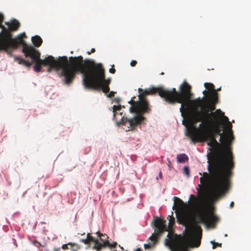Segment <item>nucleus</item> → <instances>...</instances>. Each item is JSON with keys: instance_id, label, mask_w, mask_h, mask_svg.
<instances>
[{"instance_id": "obj_21", "label": "nucleus", "mask_w": 251, "mask_h": 251, "mask_svg": "<svg viewBox=\"0 0 251 251\" xmlns=\"http://www.w3.org/2000/svg\"><path fill=\"white\" fill-rule=\"evenodd\" d=\"M69 245L71 246V251H78L80 249V246L77 244L70 242Z\"/></svg>"}, {"instance_id": "obj_16", "label": "nucleus", "mask_w": 251, "mask_h": 251, "mask_svg": "<svg viewBox=\"0 0 251 251\" xmlns=\"http://www.w3.org/2000/svg\"><path fill=\"white\" fill-rule=\"evenodd\" d=\"M80 241L85 245H89V246H90L91 243H93L94 244H96L95 238L89 233L87 234V238L86 239H82Z\"/></svg>"}, {"instance_id": "obj_35", "label": "nucleus", "mask_w": 251, "mask_h": 251, "mask_svg": "<svg viewBox=\"0 0 251 251\" xmlns=\"http://www.w3.org/2000/svg\"><path fill=\"white\" fill-rule=\"evenodd\" d=\"M221 87H220V88H218V89H217V90H216V92L217 93V92H218V91H220V90H221Z\"/></svg>"}, {"instance_id": "obj_3", "label": "nucleus", "mask_w": 251, "mask_h": 251, "mask_svg": "<svg viewBox=\"0 0 251 251\" xmlns=\"http://www.w3.org/2000/svg\"><path fill=\"white\" fill-rule=\"evenodd\" d=\"M23 52L25 57H29L35 63L34 70L39 73L41 70L42 65L48 66V72L53 70L59 71L61 70L60 76L65 84L70 85L74 80V70L76 57H70L69 60L67 56H64L59 58L58 60L54 59L52 56L49 55L44 59L40 58V52L32 46H24Z\"/></svg>"}, {"instance_id": "obj_8", "label": "nucleus", "mask_w": 251, "mask_h": 251, "mask_svg": "<svg viewBox=\"0 0 251 251\" xmlns=\"http://www.w3.org/2000/svg\"><path fill=\"white\" fill-rule=\"evenodd\" d=\"M186 135L188 136L193 143L211 141L217 149L223 150L222 144L219 143L216 139L215 136L209 130L208 126L202 123L199 125V127L195 125L188 126Z\"/></svg>"}, {"instance_id": "obj_36", "label": "nucleus", "mask_w": 251, "mask_h": 251, "mask_svg": "<svg viewBox=\"0 0 251 251\" xmlns=\"http://www.w3.org/2000/svg\"><path fill=\"white\" fill-rule=\"evenodd\" d=\"M80 234L81 235H84V234H85V233H84V232H83V233L81 232Z\"/></svg>"}, {"instance_id": "obj_13", "label": "nucleus", "mask_w": 251, "mask_h": 251, "mask_svg": "<svg viewBox=\"0 0 251 251\" xmlns=\"http://www.w3.org/2000/svg\"><path fill=\"white\" fill-rule=\"evenodd\" d=\"M25 37H26L25 33L20 34L15 38L12 37L8 45H5L4 46L5 47V51L9 55L12 56V51L14 50L17 49L19 45H22L23 47L24 46L27 45L23 39Z\"/></svg>"}, {"instance_id": "obj_29", "label": "nucleus", "mask_w": 251, "mask_h": 251, "mask_svg": "<svg viewBox=\"0 0 251 251\" xmlns=\"http://www.w3.org/2000/svg\"><path fill=\"white\" fill-rule=\"evenodd\" d=\"M120 99L118 98H116L114 99L113 101H115L116 103H119L120 102Z\"/></svg>"}, {"instance_id": "obj_30", "label": "nucleus", "mask_w": 251, "mask_h": 251, "mask_svg": "<svg viewBox=\"0 0 251 251\" xmlns=\"http://www.w3.org/2000/svg\"><path fill=\"white\" fill-rule=\"evenodd\" d=\"M116 72V70L113 68H111L109 69V72L110 73H112V74H114Z\"/></svg>"}, {"instance_id": "obj_27", "label": "nucleus", "mask_w": 251, "mask_h": 251, "mask_svg": "<svg viewBox=\"0 0 251 251\" xmlns=\"http://www.w3.org/2000/svg\"><path fill=\"white\" fill-rule=\"evenodd\" d=\"M33 244L34 245H36V244H38L39 245V247H44V246L42 245L40 242H38L37 241H34L33 242Z\"/></svg>"}, {"instance_id": "obj_17", "label": "nucleus", "mask_w": 251, "mask_h": 251, "mask_svg": "<svg viewBox=\"0 0 251 251\" xmlns=\"http://www.w3.org/2000/svg\"><path fill=\"white\" fill-rule=\"evenodd\" d=\"M31 40L33 44L36 47H39L43 42L42 38L38 35L32 37Z\"/></svg>"}, {"instance_id": "obj_37", "label": "nucleus", "mask_w": 251, "mask_h": 251, "mask_svg": "<svg viewBox=\"0 0 251 251\" xmlns=\"http://www.w3.org/2000/svg\"><path fill=\"white\" fill-rule=\"evenodd\" d=\"M119 247H120L122 250H124L123 248V247H121L120 246V245H119Z\"/></svg>"}, {"instance_id": "obj_1", "label": "nucleus", "mask_w": 251, "mask_h": 251, "mask_svg": "<svg viewBox=\"0 0 251 251\" xmlns=\"http://www.w3.org/2000/svg\"><path fill=\"white\" fill-rule=\"evenodd\" d=\"M190 206L195 213V218L192 219L186 208L188 205L179 198L174 197L175 202L181 210L177 216V222L185 226L183 234L171 235L169 232L165 240L166 246L171 251H190V248L199 247L201 243L202 229L199 224L213 225L218 221V218L212 213H208L204 203L201 198L191 194Z\"/></svg>"}, {"instance_id": "obj_7", "label": "nucleus", "mask_w": 251, "mask_h": 251, "mask_svg": "<svg viewBox=\"0 0 251 251\" xmlns=\"http://www.w3.org/2000/svg\"><path fill=\"white\" fill-rule=\"evenodd\" d=\"M151 89L152 88L144 91L142 89L139 88L138 91L140 93L138 96L139 101H134V99L135 97H133L128 101V103L131 104V106L129 108L130 111L131 113H135L136 115L133 118L129 121V124L130 127L134 128L141 124L145 119L143 115L146 113H149L151 111L149 103L146 99V96L155 94L147 93L149 92Z\"/></svg>"}, {"instance_id": "obj_28", "label": "nucleus", "mask_w": 251, "mask_h": 251, "mask_svg": "<svg viewBox=\"0 0 251 251\" xmlns=\"http://www.w3.org/2000/svg\"><path fill=\"white\" fill-rule=\"evenodd\" d=\"M137 64V61H135V60H132L131 61V62H130V65L132 66V67H134L136 66V65Z\"/></svg>"}, {"instance_id": "obj_38", "label": "nucleus", "mask_w": 251, "mask_h": 251, "mask_svg": "<svg viewBox=\"0 0 251 251\" xmlns=\"http://www.w3.org/2000/svg\"><path fill=\"white\" fill-rule=\"evenodd\" d=\"M160 75H164V73H163V72H162V73L160 74Z\"/></svg>"}, {"instance_id": "obj_26", "label": "nucleus", "mask_w": 251, "mask_h": 251, "mask_svg": "<svg viewBox=\"0 0 251 251\" xmlns=\"http://www.w3.org/2000/svg\"><path fill=\"white\" fill-rule=\"evenodd\" d=\"M68 246H69V243L68 244L63 245L62 246L61 248L64 250H68L69 249Z\"/></svg>"}, {"instance_id": "obj_18", "label": "nucleus", "mask_w": 251, "mask_h": 251, "mask_svg": "<svg viewBox=\"0 0 251 251\" xmlns=\"http://www.w3.org/2000/svg\"><path fill=\"white\" fill-rule=\"evenodd\" d=\"M15 60L17 61L19 64H23L27 67L31 66L32 64V61L29 62L28 60H24L23 58L19 57H15Z\"/></svg>"}, {"instance_id": "obj_6", "label": "nucleus", "mask_w": 251, "mask_h": 251, "mask_svg": "<svg viewBox=\"0 0 251 251\" xmlns=\"http://www.w3.org/2000/svg\"><path fill=\"white\" fill-rule=\"evenodd\" d=\"M201 104L195 110L193 108L191 113L188 114L186 119L182 121V124L186 126L195 125L198 122H205L206 120H214L210 114L215 109L216 104L218 103V97L209 96V98L203 97L201 99Z\"/></svg>"}, {"instance_id": "obj_4", "label": "nucleus", "mask_w": 251, "mask_h": 251, "mask_svg": "<svg viewBox=\"0 0 251 251\" xmlns=\"http://www.w3.org/2000/svg\"><path fill=\"white\" fill-rule=\"evenodd\" d=\"M76 58L73 72L74 79L77 74L81 73L83 75V84L86 88L102 90L104 93H108L111 79H105V70L102 64L88 59L84 60L81 55Z\"/></svg>"}, {"instance_id": "obj_32", "label": "nucleus", "mask_w": 251, "mask_h": 251, "mask_svg": "<svg viewBox=\"0 0 251 251\" xmlns=\"http://www.w3.org/2000/svg\"><path fill=\"white\" fill-rule=\"evenodd\" d=\"M95 51V49L93 48L90 51H88L87 53L88 54H90L91 53H93Z\"/></svg>"}, {"instance_id": "obj_2", "label": "nucleus", "mask_w": 251, "mask_h": 251, "mask_svg": "<svg viewBox=\"0 0 251 251\" xmlns=\"http://www.w3.org/2000/svg\"><path fill=\"white\" fill-rule=\"evenodd\" d=\"M232 136L225 135L223 143V150L217 149L211 141L207 145L211 147L210 152L207 153V170L209 173L204 172L203 176L200 178L201 184L199 187H210L212 190L213 197L219 200L225 195L228 191L235 167L234 155L231 148Z\"/></svg>"}, {"instance_id": "obj_5", "label": "nucleus", "mask_w": 251, "mask_h": 251, "mask_svg": "<svg viewBox=\"0 0 251 251\" xmlns=\"http://www.w3.org/2000/svg\"><path fill=\"white\" fill-rule=\"evenodd\" d=\"M191 86L186 81L180 86L179 92L175 88L167 90L162 87H152L148 93H158L160 97L169 104H174L176 102L181 103L180 111L181 116L186 119L191 113L193 108L195 110L201 104L200 98L191 100L193 94L191 93Z\"/></svg>"}, {"instance_id": "obj_12", "label": "nucleus", "mask_w": 251, "mask_h": 251, "mask_svg": "<svg viewBox=\"0 0 251 251\" xmlns=\"http://www.w3.org/2000/svg\"><path fill=\"white\" fill-rule=\"evenodd\" d=\"M98 238H95L96 244L92 247L93 250L100 251L102 249L108 248L111 250L115 249L118 245L116 242L110 243L108 240L109 237L106 234L101 233L100 231L96 232Z\"/></svg>"}, {"instance_id": "obj_34", "label": "nucleus", "mask_w": 251, "mask_h": 251, "mask_svg": "<svg viewBox=\"0 0 251 251\" xmlns=\"http://www.w3.org/2000/svg\"><path fill=\"white\" fill-rule=\"evenodd\" d=\"M159 176L160 178L162 177V173H161V172H159Z\"/></svg>"}, {"instance_id": "obj_31", "label": "nucleus", "mask_w": 251, "mask_h": 251, "mask_svg": "<svg viewBox=\"0 0 251 251\" xmlns=\"http://www.w3.org/2000/svg\"><path fill=\"white\" fill-rule=\"evenodd\" d=\"M53 251H61V248L60 247L57 248L54 247L53 249Z\"/></svg>"}, {"instance_id": "obj_19", "label": "nucleus", "mask_w": 251, "mask_h": 251, "mask_svg": "<svg viewBox=\"0 0 251 251\" xmlns=\"http://www.w3.org/2000/svg\"><path fill=\"white\" fill-rule=\"evenodd\" d=\"M226 123H227L226 128L228 130V132L227 133H225V135L228 134V135L233 136V138L231 140V143L232 140L234 139V136H233L232 129H231L232 126V124H231V123L230 122H229L228 119V122H223V126Z\"/></svg>"}, {"instance_id": "obj_15", "label": "nucleus", "mask_w": 251, "mask_h": 251, "mask_svg": "<svg viewBox=\"0 0 251 251\" xmlns=\"http://www.w3.org/2000/svg\"><path fill=\"white\" fill-rule=\"evenodd\" d=\"M204 87L207 91L204 90L203 91V94L205 98H209V96H214L218 97V94L216 92L215 86L213 84L211 83L206 82L204 84Z\"/></svg>"}, {"instance_id": "obj_22", "label": "nucleus", "mask_w": 251, "mask_h": 251, "mask_svg": "<svg viewBox=\"0 0 251 251\" xmlns=\"http://www.w3.org/2000/svg\"><path fill=\"white\" fill-rule=\"evenodd\" d=\"M183 173L187 176H189L190 175L189 168L187 166H185L183 168Z\"/></svg>"}, {"instance_id": "obj_9", "label": "nucleus", "mask_w": 251, "mask_h": 251, "mask_svg": "<svg viewBox=\"0 0 251 251\" xmlns=\"http://www.w3.org/2000/svg\"><path fill=\"white\" fill-rule=\"evenodd\" d=\"M172 215L168 216V219L169 221V225L167 226L166 221L160 218H157L154 221V225L155 226L154 233L149 238V240L151 242L144 244V248L146 250L152 248L156 244L157 241L156 236H159L165 231H168L171 233V235H175L173 233V226L175 224V218Z\"/></svg>"}, {"instance_id": "obj_33", "label": "nucleus", "mask_w": 251, "mask_h": 251, "mask_svg": "<svg viewBox=\"0 0 251 251\" xmlns=\"http://www.w3.org/2000/svg\"><path fill=\"white\" fill-rule=\"evenodd\" d=\"M234 204V203L233 201L231 202L230 203V205H229V207L230 208H232L233 207Z\"/></svg>"}, {"instance_id": "obj_25", "label": "nucleus", "mask_w": 251, "mask_h": 251, "mask_svg": "<svg viewBox=\"0 0 251 251\" xmlns=\"http://www.w3.org/2000/svg\"><path fill=\"white\" fill-rule=\"evenodd\" d=\"M116 93V92H114V91H111L108 95H107V97L108 98H112L115 95V94Z\"/></svg>"}, {"instance_id": "obj_20", "label": "nucleus", "mask_w": 251, "mask_h": 251, "mask_svg": "<svg viewBox=\"0 0 251 251\" xmlns=\"http://www.w3.org/2000/svg\"><path fill=\"white\" fill-rule=\"evenodd\" d=\"M177 159L178 162L184 163L188 160V157L185 154L182 153L177 155Z\"/></svg>"}, {"instance_id": "obj_11", "label": "nucleus", "mask_w": 251, "mask_h": 251, "mask_svg": "<svg viewBox=\"0 0 251 251\" xmlns=\"http://www.w3.org/2000/svg\"><path fill=\"white\" fill-rule=\"evenodd\" d=\"M3 16L0 13V28L1 31L0 32V39L2 40L4 44L8 45L12 37V32L17 31L20 26V23L16 19L11 20L10 22L5 23L7 27L2 25Z\"/></svg>"}, {"instance_id": "obj_24", "label": "nucleus", "mask_w": 251, "mask_h": 251, "mask_svg": "<svg viewBox=\"0 0 251 251\" xmlns=\"http://www.w3.org/2000/svg\"><path fill=\"white\" fill-rule=\"evenodd\" d=\"M4 43L2 40L0 39V51L3 50L5 51V46Z\"/></svg>"}, {"instance_id": "obj_23", "label": "nucleus", "mask_w": 251, "mask_h": 251, "mask_svg": "<svg viewBox=\"0 0 251 251\" xmlns=\"http://www.w3.org/2000/svg\"><path fill=\"white\" fill-rule=\"evenodd\" d=\"M210 242L212 244L213 249H215L217 247H221L222 246V243H216L214 241H211Z\"/></svg>"}, {"instance_id": "obj_10", "label": "nucleus", "mask_w": 251, "mask_h": 251, "mask_svg": "<svg viewBox=\"0 0 251 251\" xmlns=\"http://www.w3.org/2000/svg\"><path fill=\"white\" fill-rule=\"evenodd\" d=\"M225 113L220 109H217L214 112L212 113L210 115L212 116L214 120H206L203 122L204 125L208 126L209 130L211 131L215 136L216 135H220V141L225 142V133L223 132L221 127L223 126V122H228V117L225 116Z\"/></svg>"}, {"instance_id": "obj_14", "label": "nucleus", "mask_w": 251, "mask_h": 251, "mask_svg": "<svg viewBox=\"0 0 251 251\" xmlns=\"http://www.w3.org/2000/svg\"><path fill=\"white\" fill-rule=\"evenodd\" d=\"M113 114V119L115 121L117 124L119 125H126L127 124V125L129 126V121H130L131 119H128L126 117H125L123 115L122 112H119L121 109V105H114L112 107ZM128 128H131V130H133L135 129V127L132 128L130 126H128Z\"/></svg>"}]
</instances>
